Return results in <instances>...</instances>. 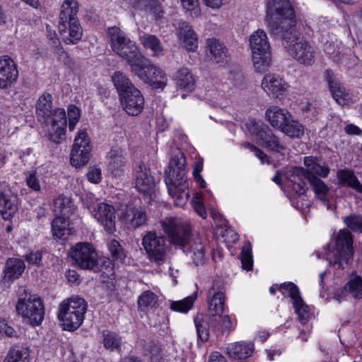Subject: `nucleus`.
Instances as JSON below:
<instances>
[{
	"label": "nucleus",
	"mask_w": 362,
	"mask_h": 362,
	"mask_svg": "<svg viewBox=\"0 0 362 362\" xmlns=\"http://www.w3.org/2000/svg\"><path fill=\"white\" fill-rule=\"evenodd\" d=\"M169 194L175 199V204L182 206L189 198L186 180V160L179 149L172 156L165 179Z\"/></svg>",
	"instance_id": "3"
},
{
	"label": "nucleus",
	"mask_w": 362,
	"mask_h": 362,
	"mask_svg": "<svg viewBox=\"0 0 362 362\" xmlns=\"http://www.w3.org/2000/svg\"><path fill=\"white\" fill-rule=\"evenodd\" d=\"M120 218L127 228L134 230L146 224L147 216L141 207H127Z\"/></svg>",
	"instance_id": "25"
},
{
	"label": "nucleus",
	"mask_w": 362,
	"mask_h": 362,
	"mask_svg": "<svg viewBox=\"0 0 362 362\" xmlns=\"http://www.w3.org/2000/svg\"><path fill=\"white\" fill-rule=\"evenodd\" d=\"M16 310L23 321L33 327L40 325L44 319L45 307L41 298L25 288L18 291Z\"/></svg>",
	"instance_id": "6"
},
{
	"label": "nucleus",
	"mask_w": 362,
	"mask_h": 362,
	"mask_svg": "<svg viewBox=\"0 0 362 362\" xmlns=\"http://www.w3.org/2000/svg\"><path fill=\"white\" fill-rule=\"evenodd\" d=\"M151 11L153 13L156 21H160L163 18L164 11L158 1L148 4Z\"/></svg>",
	"instance_id": "60"
},
{
	"label": "nucleus",
	"mask_w": 362,
	"mask_h": 362,
	"mask_svg": "<svg viewBox=\"0 0 362 362\" xmlns=\"http://www.w3.org/2000/svg\"><path fill=\"white\" fill-rule=\"evenodd\" d=\"M293 304L300 320L304 322V321L306 320L308 317V306L305 303L301 297L293 301Z\"/></svg>",
	"instance_id": "51"
},
{
	"label": "nucleus",
	"mask_w": 362,
	"mask_h": 362,
	"mask_svg": "<svg viewBox=\"0 0 362 362\" xmlns=\"http://www.w3.org/2000/svg\"><path fill=\"white\" fill-rule=\"evenodd\" d=\"M86 176L88 180L94 184L99 183L102 179L101 171L99 168H92L90 170H89L87 173Z\"/></svg>",
	"instance_id": "58"
},
{
	"label": "nucleus",
	"mask_w": 362,
	"mask_h": 362,
	"mask_svg": "<svg viewBox=\"0 0 362 362\" xmlns=\"http://www.w3.org/2000/svg\"><path fill=\"white\" fill-rule=\"evenodd\" d=\"M196 296H189L181 300L173 301L170 309L175 312L187 313L193 307Z\"/></svg>",
	"instance_id": "45"
},
{
	"label": "nucleus",
	"mask_w": 362,
	"mask_h": 362,
	"mask_svg": "<svg viewBox=\"0 0 362 362\" xmlns=\"http://www.w3.org/2000/svg\"><path fill=\"white\" fill-rule=\"evenodd\" d=\"M161 226L170 241L180 246L184 252L190 255L197 266L204 262V248L199 238L191 240V227L187 222L176 218H167L161 221Z\"/></svg>",
	"instance_id": "2"
},
{
	"label": "nucleus",
	"mask_w": 362,
	"mask_h": 362,
	"mask_svg": "<svg viewBox=\"0 0 362 362\" xmlns=\"http://www.w3.org/2000/svg\"><path fill=\"white\" fill-rule=\"evenodd\" d=\"M304 165L306 167L305 171L309 175L317 177H327L329 173V168L325 162L317 157L308 156L304 158Z\"/></svg>",
	"instance_id": "31"
},
{
	"label": "nucleus",
	"mask_w": 362,
	"mask_h": 362,
	"mask_svg": "<svg viewBox=\"0 0 362 362\" xmlns=\"http://www.w3.org/2000/svg\"><path fill=\"white\" fill-rule=\"evenodd\" d=\"M52 132L49 134V140L55 144H59L65 134L67 127L66 115L64 109L55 110L49 117Z\"/></svg>",
	"instance_id": "23"
},
{
	"label": "nucleus",
	"mask_w": 362,
	"mask_h": 362,
	"mask_svg": "<svg viewBox=\"0 0 362 362\" xmlns=\"http://www.w3.org/2000/svg\"><path fill=\"white\" fill-rule=\"evenodd\" d=\"M121 337L115 332H108L103 334V345L105 349L113 351L120 348Z\"/></svg>",
	"instance_id": "47"
},
{
	"label": "nucleus",
	"mask_w": 362,
	"mask_h": 362,
	"mask_svg": "<svg viewBox=\"0 0 362 362\" xmlns=\"http://www.w3.org/2000/svg\"><path fill=\"white\" fill-rule=\"evenodd\" d=\"M29 356L28 348L16 346L10 349L4 362H29Z\"/></svg>",
	"instance_id": "40"
},
{
	"label": "nucleus",
	"mask_w": 362,
	"mask_h": 362,
	"mask_svg": "<svg viewBox=\"0 0 362 362\" xmlns=\"http://www.w3.org/2000/svg\"><path fill=\"white\" fill-rule=\"evenodd\" d=\"M107 170L115 178H122L126 170L127 153L119 147L110 149L107 154Z\"/></svg>",
	"instance_id": "20"
},
{
	"label": "nucleus",
	"mask_w": 362,
	"mask_h": 362,
	"mask_svg": "<svg viewBox=\"0 0 362 362\" xmlns=\"http://www.w3.org/2000/svg\"><path fill=\"white\" fill-rule=\"evenodd\" d=\"M78 4L76 0H65L61 6L59 18V32L67 45L76 44L81 38L83 30L77 18Z\"/></svg>",
	"instance_id": "4"
},
{
	"label": "nucleus",
	"mask_w": 362,
	"mask_h": 362,
	"mask_svg": "<svg viewBox=\"0 0 362 362\" xmlns=\"http://www.w3.org/2000/svg\"><path fill=\"white\" fill-rule=\"evenodd\" d=\"M46 30L47 37L49 41H51L52 45L53 47L58 48V50L60 51L62 54L66 55L63 48L60 46V42L55 30H52L49 25L46 26Z\"/></svg>",
	"instance_id": "54"
},
{
	"label": "nucleus",
	"mask_w": 362,
	"mask_h": 362,
	"mask_svg": "<svg viewBox=\"0 0 362 362\" xmlns=\"http://www.w3.org/2000/svg\"><path fill=\"white\" fill-rule=\"evenodd\" d=\"M69 223L64 216L55 217L52 222V231L54 238L65 239L69 235Z\"/></svg>",
	"instance_id": "39"
},
{
	"label": "nucleus",
	"mask_w": 362,
	"mask_h": 362,
	"mask_svg": "<svg viewBox=\"0 0 362 362\" xmlns=\"http://www.w3.org/2000/svg\"><path fill=\"white\" fill-rule=\"evenodd\" d=\"M279 290L284 295L288 294L293 300V302L300 297L298 287L291 282L282 284L279 286Z\"/></svg>",
	"instance_id": "52"
},
{
	"label": "nucleus",
	"mask_w": 362,
	"mask_h": 362,
	"mask_svg": "<svg viewBox=\"0 0 362 362\" xmlns=\"http://www.w3.org/2000/svg\"><path fill=\"white\" fill-rule=\"evenodd\" d=\"M107 35L112 50L130 67L143 55L136 42L119 27L108 28Z\"/></svg>",
	"instance_id": "5"
},
{
	"label": "nucleus",
	"mask_w": 362,
	"mask_h": 362,
	"mask_svg": "<svg viewBox=\"0 0 362 362\" xmlns=\"http://www.w3.org/2000/svg\"><path fill=\"white\" fill-rule=\"evenodd\" d=\"M130 70L132 73L153 88L163 89L167 84L168 78L165 72L151 64L144 55L133 64Z\"/></svg>",
	"instance_id": "10"
},
{
	"label": "nucleus",
	"mask_w": 362,
	"mask_h": 362,
	"mask_svg": "<svg viewBox=\"0 0 362 362\" xmlns=\"http://www.w3.org/2000/svg\"><path fill=\"white\" fill-rule=\"evenodd\" d=\"M325 80L334 100L341 106H348L354 103L349 90L339 81L332 69L325 72Z\"/></svg>",
	"instance_id": "15"
},
{
	"label": "nucleus",
	"mask_w": 362,
	"mask_h": 362,
	"mask_svg": "<svg viewBox=\"0 0 362 362\" xmlns=\"http://www.w3.org/2000/svg\"><path fill=\"white\" fill-rule=\"evenodd\" d=\"M42 255L39 250L32 252L25 256V260L31 264L39 265L42 261Z\"/></svg>",
	"instance_id": "59"
},
{
	"label": "nucleus",
	"mask_w": 362,
	"mask_h": 362,
	"mask_svg": "<svg viewBox=\"0 0 362 362\" xmlns=\"http://www.w3.org/2000/svg\"><path fill=\"white\" fill-rule=\"evenodd\" d=\"M265 115L271 126L279 131L291 117V114L287 110L276 105L267 108Z\"/></svg>",
	"instance_id": "28"
},
{
	"label": "nucleus",
	"mask_w": 362,
	"mask_h": 362,
	"mask_svg": "<svg viewBox=\"0 0 362 362\" xmlns=\"http://www.w3.org/2000/svg\"><path fill=\"white\" fill-rule=\"evenodd\" d=\"M313 175L307 173L302 167H294L287 173L290 187L298 194H303L306 192L305 180L309 182V177Z\"/></svg>",
	"instance_id": "26"
},
{
	"label": "nucleus",
	"mask_w": 362,
	"mask_h": 362,
	"mask_svg": "<svg viewBox=\"0 0 362 362\" xmlns=\"http://www.w3.org/2000/svg\"><path fill=\"white\" fill-rule=\"evenodd\" d=\"M242 268L247 271L252 270L253 267V257L252 254V245L250 242L244 243L240 254Z\"/></svg>",
	"instance_id": "43"
},
{
	"label": "nucleus",
	"mask_w": 362,
	"mask_h": 362,
	"mask_svg": "<svg viewBox=\"0 0 362 362\" xmlns=\"http://www.w3.org/2000/svg\"><path fill=\"white\" fill-rule=\"evenodd\" d=\"M70 257L76 267L90 270L94 272L100 271L98 253L92 244L78 243L71 247Z\"/></svg>",
	"instance_id": "12"
},
{
	"label": "nucleus",
	"mask_w": 362,
	"mask_h": 362,
	"mask_svg": "<svg viewBox=\"0 0 362 362\" xmlns=\"http://www.w3.org/2000/svg\"><path fill=\"white\" fill-rule=\"evenodd\" d=\"M344 223L353 232L362 233V215L351 214L343 218Z\"/></svg>",
	"instance_id": "46"
},
{
	"label": "nucleus",
	"mask_w": 362,
	"mask_h": 362,
	"mask_svg": "<svg viewBox=\"0 0 362 362\" xmlns=\"http://www.w3.org/2000/svg\"><path fill=\"white\" fill-rule=\"evenodd\" d=\"M194 324L197 329L198 340L207 341L209 337L208 324L202 319L195 318Z\"/></svg>",
	"instance_id": "50"
},
{
	"label": "nucleus",
	"mask_w": 362,
	"mask_h": 362,
	"mask_svg": "<svg viewBox=\"0 0 362 362\" xmlns=\"http://www.w3.org/2000/svg\"><path fill=\"white\" fill-rule=\"evenodd\" d=\"M177 35L187 51H195L197 48V36L187 22H181L177 30Z\"/></svg>",
	"instance_id": "29"
},
{
	"label": "nucleus",
	"mask_w": 362,
	"mask_h": 362,
	"mask_svg": "<svg viewBox=\"0 0 362 362\" xmlns=\"http://www.w3.org/2000/svg\"><path fill=\"white\" fill-rule=\"evenodd\" d=\"M112 81L118 91L119 96L120 93H126L136 88L129 78L121 71H115L112 76Z\"/></svg>",
	"instance_id": "36"
},
{
	"label": "nucleus",
	"mask_w": 362,
	"mask_h": 362,
	"mask_svg": "<svg viewBox=\"0 0 362 362\" xmlns=\"http://www.w3.org/2000/svg\"><path fill=\"white\" fill-rule=\"evenodd\" d=\"M0 334L8 337H18V332L4 320L0 321Z\"/></svg>",
	"instance_id": "57"
},
{
	"label": "nucleus",
	"mask_w": 362,
	"mask_h": 362,
	"mask_svg": "<svg viewBox=\"0 0 362 362\" xmlns=\"http://www.w3.org/2000/svg\"><path fill=\"white\" fill-rule=\"evenodd\" d=\"M139 39L144 47L150 49L153 56L163 55V47L160 40L156 35L144 33L140 36Z\"/></svg>",
	"instance_id": "35"
},
{
	"label": "nucleus",
	"mask_w": 362,
	"mask_h": 362,
	"mask_svg": "<svg viewBox=\"0 0 362 362\" xmlns=\"http://www.w3.org/2000/svg\"><path fill=\"white\" fill-rule=\"evenodd\" d=\"M262 87L269 95L281 98L286 93L288 85L280 76L267 74L262 79Z\"/></svg>",
	"instance_id": "22"
},
{
	"label": "nucleus",
	"mask_w": 362,
	"mask_h": 362,
	"mask_svg": "<svg viewBox=\"0 0 362 362\" xmlns=\"http://www.w3.org/2000/svg\"><path fill=\"white\" fill-rule=\"evenodd\" d=\"M309 183L315 196L325 204H327L329 199V188L327 185L322 180L315 175L309 177Z\"/></svg>",
	"instance_id": "34"
},
{
	"label": "nucleus",
	"mask_w": 362,
	"mask_h": 362,
	"mask_svg": "<svg viewBox=\"0 0 362 362\" xmlns=\"http://www.w3.org/2000/svg\"><path fill=\"white\" fill-rule=\"evenodd\" d=\"M254 344L252 343L237 342L230 345L228 355L237 360H245L252 354Z\"/></svg>",
	"instance_id": "33"
},
{
	"label": "nucleus",
	"mask_w": 362,
	"mask_h": 362,
	"mask_svg": "<svg viewBox=\"0 0 362 362\" xmlns=\"http://www.w3.org/2000/svg\"><path fill=\"white\" fill-rule=\"evenodd\" d=\"M185 12L192 18H197L201 15L199 0H180Z\"/></svg>",
	"instance_id": "48"
},
{
	"label": "nucleus",
	"mask_w": 362,
	"mask_h": 362,
	"mask_svg": "<svg viewBox=\"0 0 362 362\" xmlns=\"http://www.w3.org/2000/svg\"><path fill=\"white\" fill-rule=\"evenodd\" d=\"M134 180L135 187L140 193L151 194L156 185L155 180L148 167L140 163L134 168Z\"/></svg>",
	"instance_id": "18"
},
{
	"label": "nucleus",
	"mask_w": 362,
	"mask_h": 362,
	"mask_svg": "<svg viewBox=\"0 0 362 362\" xmlns=\"http://www.w3.org/2000/svg\"><path fill=\"white\" fill-rule=\"evenodd\" d=\"M353 255L352 234L348 229H341L336 237L335 247L326 252V259L329 265L344 269Z\"/></svg>",
	"instance_id": "8"
},
{
	"label": "nucleus",
	"mask_w": 362,
	"mask_h": 362,
	"mask_svg": "<svg viewBox=\"0 0 362 362\" xmlns=\"http://www.w3.org/2000/svg\"><path fill=\"white\" fill-rule=\"evenodd\" d=\"M280 131L292 138H300L304 134L303 126L298 121L293 119L292 116Z\"/></svg>",
	"instance_id": "42"
},
{
	"label": "nucleus",
	"mask_w": 362,
	"mask_h": 362,
	"mask_svg": "<svg viewBox=\"0 0 362 362\" xmlns=\"http://www.w3.org/2000/svg\"><path fill=\"white\" fill-rule=\"evenodd\" d=\"M88 304L80 297H73L62 301L59 308L57 317L62 322L64 330L73 332L78 329L85 318Z\"/></svg>",
	"instance_id": "7"
},
{
	"label": "nucleus",
	"mask_w": 362,
	"mask_h": 362,
	"mask_svg": "<svg viewBox=\"0 0 362 362\" xmlns=\"http://www.w3.org/2000/svg\"><path fill=\"white\" fill-rule=\"evenodd\" d=\"M27 185L34 191L38 192L40 190V181L36 177L35 173H30L26 177Z\"/></svg>",
	"instance_id": "61"
},
{
	"label": "nucleus",
	"mask_w": 362,
	"mask_h": 362,
	"mask_svg": "<svg viewBox=\"0 0 362 362\" xmlns=\"http://www.w3.org/2000/svg\"><path fill=\"white\" fill-rule=\"evenodd\" d=\"M266 22L270 35L282 41L296 62L304 66L315 63L314 47L305 40H298L296 13L288 0H268Z\"/></svg>",
	"instance_id": "1"
},
{
	"label": "nucleus",
	"mask_w": 362,
	"mask_h": 362,
	"mask_svg": "<svg viewBox=\"0 0 362 362\" xmlns=\"http://www.w3.org/2000/svg\"><path fill=\"white\" fill-rule=\"evenodd\" d=\"M91 146L90 138L85 129L80 130L75 137L71 153L70 163L78 168L85 165L90 159Z\"/></svg>",
	"instance_id": "14"
},
{
	"label": "nucleus",
	"mask_w": 362,
	"mask_h": 362,
	"mask_svg": "<svg viewBox=\"0 0 362 362\" xmlns=\"http://www.w3.org/2000/svg\"><path fill=\"white\" fill-rule=\"evenodd\" d=\"M253 66L256 71L264 72L271 64V49L266 33L257 30L250 37Z\"/></svg>",
	"instance_id": "9"
},
{
	"label": "nucleus",
	"mask_w": 362,
	"mask_h": 362,
	"mask_svg": "<svg viewBox=\"0 0 362 362\" xmlns=\"http://www.w3.org/2000/svg\"><path fill=\"white\" fill-rule=\"evenodd\" d=\"M25 268L24 261L19 258H8L3 269L2 282L9 286L14 281L19 279Z\"/></svg>",
	"instance_id": "24"
},
{
	"label": "nucleus",
	"mask_w": 362,
	"mask_h": 362,
	"mask_svg": "<svg viewBox=\"0 0 362 362\" xmlns=\"http://www.w3.org/2000/svg\"><path fill=\"white\" fill-rule=\"evenodd\" d=\"M108 250L115 261L122 262L126 257L124 251L120 243L115 240H111L108 243Z\"/></svg>",
	"instance_id": "49"
},
{
	"label": "nucleus",
	"mask_w": 362,
	"mask_h": 362,
	"mask_svg": "<svg viewBox=\"0 0 362 362\" xmlns=\"http://www.w3.org/2000/svg\"><path fill=\"white\" fill-rule=\"evenodd\" d=\"M18 197L10 190L0 192V212L5 220H9L17 211Z\"/></svg>",
	"instance_id": "27"
},
{
	"label": "nucleus",
	"mask_w": 362,
	"mask_h": 362,
	"mask_svg": "<svg viewBox=\"0 0 362 362\" xmlns=\"http://www.w3.org/2000/svg\"><path fill=\"white\" fill-rule=\"evenodd\" d=\"M91 213L107 234L111 235L116 231L115 209L112 205L99 203L93 207Z\"/></svg>",
	"instance_id": "16"
},
{
	"label": "nucleus",
	"mask_w": 362,
	"mask_h": 362,
	"mask_svg": "<svg viewBox=\"0 0 362 362\" xmlns=\"http://www.w3.org/2000/svg\"><path fill=\"white\" fill-rule=\"evenodd\" d=\"M207 50L216 63L222 62L226 57L224 44L215 38L207 40Z\"/></svg>",
	"instance_id": "37"
},
{
	"label": "nucleus",
	"mask_w": 362,
	"mask_h": 362,
	"mask_svg": "<svg viewBox=\"0 0 362 362\" xmlns=\"http://www.w3.org/2000/svg\"><path fill=\"white\" fill-rule=\"evenodd\" d=\"M119 98L123 110L129 115L137 116L143 111L144 98L138 88H133L126 93H120Z\"/></svg>",
	"instance_id": "19"
},
{
	"label": "nucleus",
	"mask_w": 362,
	"mask_h": 362,
	"mask_svg": "<svg viewBox=\"0 0 362 362\" xmlns=\"http://www.w3.org/2000/svg\"><path fill=\"white\" fill-rule=\"evenodd\" d=\"M344 291L355 298H362V278L356 276L350 279L344 286Z\"/></svg>",
	"instance_id": "44"
},
{
	"label": "nucleus",
	"mask_w": 362,
	"mask_h": 362,
	"mask_svg": "<svg viewBox=\"0 0 362 362\" xmlns=\"http://www.w3.org/2000/svg\"><path fill=\"white\" fill-rule=\"evenodd\" d=\"M80 113L79 110L75 105H71L68 109V117L69 119H79Z\"/></svg>",
	"instance_id": "64"
},
{
	"label": "nucleus",
	"mask_w": 362,
	"mask_h": 362,
	"mask_svg": "<svg viewBox=\"0 0 362 362\" xmlns=\"http://www.w3.org/2000/svg\"><path fill=\"white\" fill-rule=\"evenodd\" d=\"M18 69L13 59L8 55L0 57V88L11 87L18 78Z\"/></svg>",
	"instance_id": "17"
},
{
	"label": "nucleus",
	"mask_w": 362,
	"mask_h": 362,
	"mask_svg": "<svg viewBox=\"0 0 362 362\" xmlns=\"http://www.w3.org/2000/svg\"><path fill=\"white\" fill-rule=\"evenodd\" d=\"M337 177L339 186L350 187L362 194V184L353 170L349 169L339 170L337 173Z\"/></svg>",
	"instance_id": "30"
},
{
	"label": "nucleus",
	"mask_w": 362,
	"mask_h": 362,
	"mask_svg": "<svg viewBox=\"0 0 362 362\" xmlns=\"http://www.w3.org/2000/svg\"><path fill=\"white\" fill-rule=\"evenodd\" d=\"M329 57L333 62L337 64H343L346 61V59L344 57V54L340 51L333 52L330 54Z\"/></svg>",
	"instance_id": "62"
},
{
	"label": "nucleus",
	"mask_w": 362,
	"mask_h": 362,
	"mask_svg": "<svg viewBox=\"0 0 362 362\" xmlns=\"http://www.w3.org/2000/svg\"><path fill=\"white\" fill-rule=\"evenodd\" d=\"M52 96L45 93L38 99L36 105L37 116L40 122H48L52 114Z\"/></svg>",
	"instance_id": "32"
},
{
	"label": "nucleus",
	"mask_w": 362,
	"mask_h": 362,
	"mask_svg": "<svg viewBox=\"0 0 362 362\" xmlns=\"http://www.w3.org/2000/svg\"><path fill=\"white\" fill-rule=\"evenodd\" d=\"M177 85L180 89L192 91L194 88L195 81L187 68H182L177 71L176 76Z\"/></svg>",
	"instance_id": "38"
},
{
	"label": "nucleus",
	"mask_w": 362,
	"mask_h": 362,
	"mask_svg": "<svg viewBox=\"0 0 362 362\" xmlns=\"http://www.w3.org/2000/svg\"><path fill=\"white\" fill-rule=\"evenodd\" d=\"M228 80H230L235 86H240L243 80V76L238 67L233 66L228 75Z\"/></svg>",
	"instance_id": "56"
},
{
	"label": "nucleus",
	"mask_w": 362,
	"mask_h": 362,
	"mask_svg": "<svg viewBox=\"0 0 362 362\" xmlns=\"http://www.w3.org/2000/svg\"><path fill=\"white\" fill-rule=\"evenodd\" d=\"M208 310L213 317H218L223 322L226 316H223L226 305V290L218 288L214 285L208 296Z\"/></svg>",
	"instance_id": "21"
},
{
	"label": "nucleus",
	"mask_w": 362,
	"mask_h": 362,
	"mask_svg": "<svg viewBox=\"0 0 362 362\" xmlns=\"http://www.w3.org/2000/svg\"><path fill=\"white\" fill-rule=\"evenodd\" d=\"M142 245L148 259L157 264H162L166 255V240L155 231L147 232L142 238Z\"/></svg>",
	"instance_id": "13"
},
{
	"label": "nucleus",
	"mask_w": 362,
	"mask_h": 362,
	"mask_svg": "<svg viewBox=\"0 0 362 362\" xmlns=\"http://www.w3.org/2000/svg\"><path fill=\"white\" fill-rule=\"evenodd\" d=\"M203 166H204L203 158H198L194 163L193 171H192L193 175H201L200 173L203 170Z\"/></svg>",
	"instance_id": "63"
},
{
	"label": "nucleus",
	"mask_w": 362,
	"mask_h": 362,
	"mask_svg": "<svg viewBox=\"0 0 362 362\" xmlns=\"http://www.w3.org/2000/svg\"><path fill=\"white\" fill-rule=\"evenodd\" d=\"M158 304L157 296L151 291L143 292L138 299L139 309L144 312H148L156 308Z\"/></svg>",
	"instance_id": "41"
},
{
	"label": "nucleus",
	"mask_w": 362,
	"mask_h": 362,
	"mask_svg": "<svg viewBox=\"0 0 362 362\" xmlns=\"http://www.w3.org/2000/svg\"><path fill=\"white\" fill-rule=\"evenodd\" d=\"M243 146L253 152L255 156L261 160L262 163H269V158L262 150L250 143H244Z\"/></svg>",
	"instance_id": "55"
},
{
	"label": "nucleus",
	"mask_w": 362,
	"mask_h": 362,
	"mask_svg": "<svg viewBox=\"0 0 362 362\" xmlns=\"http://www.w3.org/2000/svg\"><path fill=\"white\" fill-rule=\"evenodd\" d=\"M246 130L256 135L259 144L277 153H283L285 147L270 127L260 120L250 119L245 124Z\"/></svg>",
	"instance_id": "11"
},
{
	"label": "nucleus",
	"mask_w": 362,
	"mask_h": 362,
	"mask_svg": "<svg viewBox=\"0 0 362 362\" xmlns=\"http://www.w3.org/2000/svg\"><path fill=\"white\" fill-rule=\"evenodd\" d=\"M192 204L194 211L203 218H206L207 213L204 204L202 203V197L199 194H196L192 199Z\"/></svg>",
	"instance_id": "53"
}]
</instances>
